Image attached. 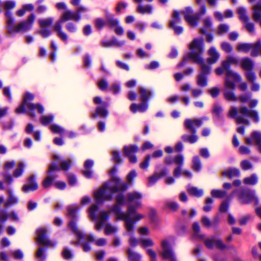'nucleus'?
<instances>
[{
    "label": "nucleus",
    "mask_w": 261,
    "mask_h": 261,
    "mask_svg": "<svg viewBox=\"0 0 261 261\" xmlns=\"http://www.w3.org/2000/svg\"><path fill=\"white\" fill-rule=\"evenodd\" d=\"M142 198V194L137 192L129 193L126 198L119 194L117 197L116 203L112 208V212L116 215V219L124 221L125 228L128 232L133 231V223L130 219V215L134 212V208L141 206Z\"/></svg>",
    "instance_id": "nucleus-1"
},
{
    "label": "nucleus",
    "mask_w": 261,
    "mask_h": 261,
    "mask_svg": "<svg viewBox=\"0 0 261 261\" xmlns=\"http://www.w3.org/2000/svg\"><path fill=\"white\" fill-rule=\"evenodd\" d=\"M190 53L184 58L182 61L178 65L179 67L184 65L189 60L200 65L201 72L198 75L197 84L200 87H205L207 84L206 75L211 71V67L206 65L201 55L203 51V41L202 38H196L189 44Z\"/></svg>",
    "instance_id": "nucleus-2"
},
{
    "label": "nucleus",
    "mask_w": 261,
    "mask_h": 261,
    "mask_svg": "<svg viewBox=\"0 0 261 261\" xmlns=\"http://www.w3.org/2000/svg\"><path fill=\"white\" fill-rule=\"evenodd\" d=\"M127 186L121 182L118 178L112 177V179L105 184L99 189L94 192L93 195L96 202L102 203L105 200H110L114 193L126 189Z\"/></svg>",
    "instance_id": "nucleus-3"
},
{
    "label": "nucleus",
    "mask_w": 261,
    "mask_h": 261,
    "mask_svg": "<svg viewBox=\"0 0 261 261\" xmlns=\"http://www.w3.org/2000/svg\"><path fill=\"white\" fill-rule=\"evenodd\" d=\"M98 207L96 204L92 205L88 209L89 217L93 220H96L95 229L99 230L102 226L104 227V232L106 235L115 234L118 231V227L111 223H105L106 221L109 219V215L112 211H101L99 213L98 215H96V212L97 211Z\"/></svg>",
    "instance_id": "nucleus-4"
},
{
    "label": "nucleus",
    "mask_w": 261,
    "mask_h": 261,
    "mask_svg": "<svg viewBox=\"0 0 261 261\" xmlns=\"http://www.w3.org/2000/svg\"><path fill=\"white\" fill-rule=\"evenodd\" d=\"M192 10L191 8L187 7L184 10L181 12L174 11L172 16V19L170 22V27L172 28L175 34H180L183 31V29L181 27L177 26L176 23L180 21L179 15L182 14L185 16L186 21L191 26H196L197 23V21L199 19L200 15L205 14L206 12V8L203 6L201 9L200 14H196L192 15Z\"/></svg>",
    "instance_id": "nucleus-5"
},
{
    "label": "nucleus",
    "mask_w": 261,
    "mask_h": 261,
    "mask_svg": "<svg viewBox=\"0 0 261 261\" xmlns=\"http://www.w3.org/2000/svg\"><path fill=\"white\" fill-rule=\"evenodd\" d=\"M241 77L239 74L231 71H228L226 73V78L225 80V88L224 95L225 98L230 101H236L239 100L241 102H247L251 98V95L243 94L237 97L233 91L229 90H234L235 83L241 81Z\"/></svg>",
    "instance_id": "nucleus-6"
},
{
    "label": "nucleus",
    "mask_w": 261,
    "mask_h": 261,
    "mask_svg": "<svg viewBox=\"0 0 261 261\" xmlns=\"http://www.w3.org/2000/svg\"><path fill=\"white\" fill-rule=\"evenodd\" d=\"M35 19L34 14H31L27 20L18 23L16 25L14 24V19L12 17L11 12L6 13L7 31L10 35H13L17 33H24L30 30L32 27Z\"/></svg>",
    "instance_id": "nucleus-7"
},
{
    "label": "nucleus",
    "mask_w": 261,
    "mask_h": 261,
    "mask_svg": "<svg viewBox=\"0 0 261 261\" xmlns=\"http://www.w3.org/2000/svg\"><path fill=\"white\" fill-rule=\"evenodd\" d=\"M228 116L230 117L235 118L237 123L248 124L249 121L247 118H252L257 122L259 117L256 111L248 109L246 107H242L239 111L236 107H232L229 111Z\"/></svg>",
    "instance_id": "nucleus-8"
},
{
    "label": "nucleus",
    "mask_w": 261,
    "mask_h": 261,
    "mask_svg": "<svg viewBox=\"0 0 261 261\" xmlns=\"http://www.w3.org/2000/svg\"><path fill=\"white\" fill-rule=\"evenodd\" d=\"M81 19V16L76 11H72L70 10H66L62 15L61 18L58 20L54 26V29L57 33V36L63 41L67 42L68 36L62 30V24L68 20H73L76 22L79 21Z\"/></svg>",
    "instance_id": "nucleus-9"
},
{
    "label": "nucleus",
    "mask_w": 261,
    "mask_h": 261,
    "mask_svg": "<svg viewBox=\"0 0 261 261\" xmlns=\"http://www.w3.org/2000/svg\"><path fill=\"white\" fill-rule=\"evenodd\" d=\"M34 95L30 93H27L23 99L22 104L16 110L17 113H22L27 112L32 117H35V112L42 113L44 111L43 107L39 104H34L30 101L34 99Z\"/></svg>",
    "instance_id": "nucleus-10"
},
{
    "label": "nucleus",
    "mask_w": 261,
    "mask_h": 261,
    "mask_svg": "<svg viewBox=\"0 0 261 261\" xmlns=\"http://www.w3.org/2000/svg\"><path fill=\"white\" fill-rule=\"evenodd\" d=\"M53 159L54 160V162L49 166L48 171V176L43 182V187L45 188L49 187L51 185L54 179V177H52L53 173L54 171H59L60 169L66 170L71 165L70 160H64L61 162L60 166L57 165L55 162L60 161V156L57 154L54 155Z\"/></svg>",
    "instance_id": "nucleus-11"
},
{
    "label": "nucleus",
    "mask_w": 261,
    "mask_h": 261,
    "mask_svg": "<svg viewBox=\"0 0 261 261\" xmlns=\"http://www.w3.org/2000/svg\"><path fill=\"white\" fill-rule=\"evenodd\" d=\"M69 227L76 236L77 238L76 243L77 244L80 243L83 239L87 240L90 242L94 241L95 244L98 246H102L107 244V240L105 238H99L97 240H94V237L92 235L84 234L77 228L76 224L73 220L69 222Z\"/></svg>",
    "instance_id": "nucleus-12"
},
{
    "label": "nucleus",
    "mask_w": 261,
    "mask_h": 261,
    "mask_svg": "<svg viewBox=\"0 0 261 261\" xmlns=\"http://www.w3.org/2000/svg\"><path fill=\"white\" fill-rule=\"evenodd\" d=\"M260 44V41H258L255 43H239L237 46V49L239 51H242L247 53L251 51V55L252 56H257L258 55V50L259 49V45Z\"/></svg>",
    "instance_id": "nucleus-13"
},
{
    "label": "nucleus",
    "mask_w": 261,
    "mask_h": 261,
    "mask_svg": "<svg viewBox=\"0 0 261 261\" xmlns=\"http://www.w3.org/2000/svg\"><path fill=\"white\" fill-rule=\"evenodd\" d=\"M46 230L44 228H40L36 230V241L40 245L53 247L55 243L48 240L46 237Z\"/></svg>",
    "instance_id": "nucleus-14"
},
{
    "label": "nucleus",
    "mask_w": 261,
    "mask_h": 261,
    "mask_svg": "<svg viewBox=\"0 0 261 261\" xmlns=\"http://www.w3.org/2000/svg\"><path fill=\"white\" fill-rule=\"evenodd\" d=\"M93 101L94 103L97 105H101V106L98 107L96 109L95 113L93 114L92 116L93 117H95L96 115L100 116L102 117H106L108 115V112L106 109V108L108 107V103L106 101H102L101 98L100 97H95Z\"/></svg>",
    "instance_id": "nucleus-15"
},
{
    "label": "nucleus",
    "mask_w": 261,
    "mask_h": 261,
    "mask_svg": "<svg viewBox=\"0 0 261 261\" xmlns=\"http://www.w3.org/2000/svg\"><path fill=\"white\" fill-rule=\"evenodd\" d=\"M245 141L247 144L255 145L261 153V133L253 132L249 137L245 138Z\"/></svg>",
    "instance_id": "nucleus-16"
},
{
    "label": "nucleus",
    "mask_w": 261,
    "mask_h": 261,
    "mask_svg": "<svg viewBox=\"0 0 261 261\" xmlns=\"http://www.w3.org/2000/svg\"><path fill=\"white\" fill-rule=\"evenodd\" d=\"M53 20L54 19L53 18L39 19L38 20L39 24L41 28V30L39 33L43 37L46 38L50 35L51 32L47 28V27L50 26L52 24Z\"/></svg>",
    "instance_id": "nucleus-17"
},
{
    "label": "nucleus",
    "mask_w": 261,
    "mask_h": 261,
    "mask_svg": "<svg viewBox=\"0 0 261 261\" xmlns=\"http://www.w3.org/2000/svg\"><path fill=\"white\" fill-rule=\"evenodd\" d=\"M238 197L241 202L243 203H247L253 201L256 203L258 202V199L254 190L242 192L239 194Z\"/></svg>",
    "instance_id": "nucleus-18"
},
{
    "label": "nucleus",
    "mask_w": 261,
    "mask_h": 261,
    "mask_svg": "<svg viewBox=\"0 0 261 261\" xmlns=\"http://www.w3.org/2000/svg\"><path fill=\"white\" fill-rule=\"evenodd\" d=\"M161 246L163 249L161 253L163 258L169 259L170 261H176L173 252L169 248V241L167 239L163 240L161 242Z\"/></svg>",
    "instance_id": "nucleus-19"
},
{
    "label": "nucleus",
    "mask_w": 261,
    "mask_h": 261,
    "mask_svg": "<svg viewBox=\"0 0 261 261\" xmlns=\"http://www.w3.org/2000/svg\"><path fill=\"white\" fill-rule=\"evenodd\" d=\"M107 20L108 24L112 28H114V31L117 35H122L123 33V28L118 25L119 21L114 18L111 14H107Z\"/></svg>",
    "instance_id": "nucleus-20"
},
{
    "label": "nucleus",
    "mask_w": 261,
    "mask_h": 261,
    "mask_svg": "<svg viewBox=\"0 0 261 261\" xmlns=\"http://www.w3.org/2000/svg\"><path fill=\"white\" fill-rule=\"evenodd\" d=\"M124 153L128 159L129 162L135 163L137 162V159L134 154L138 151V147L136 145H130L125 146L124 147Z\"/></svg>",
    "instance_id": "nucleus-21"
},
{
    "label": "nucleus",
    "mask_w": 261,
    "mask_h": 261,
    "mask_svg": "<svg viewBox=\"0 0 261 261\" xmlns=\"http://www.w3.org/2000/svg\"><path fill=\"white\" fill-rule=\"evenodd\" d=\"M201 124V120L198 119H187L185 121V127L192 133H195L196 132V128L200 126Z\"/></svg>",
    "instance_id": "nucleus-22"
},
{
    "label": "nucleus",
    "mask_w": 261,
    "mask_h": 261,
    "mask_svg": "<svg viewBox=\"0 0 261 261\" xmlns=\"http://www.w3.org/2000/svg\"><path fill=\"white\" fill-rule=\"evenodd\" d=\"M204 244L208 248H212L214 246L220 249H223L226 248V246L220 240L215 239L214 238L206 239L204 241Z\"/></svg>",
    "instance_id": "nucleus-23"
},
{
    "label": "nucleus",
    "mask_w": 261,
    "mask_h": 261,
    "mask_svg": "<svg viewBox=\"0 0 261 261\" xmlns=\"http://www.w3.org/2000/svg\"><path fill=\"white\" fill-rule=\"evenodd\" d=\"M184 161V156L182 155L179 154L176 156L174 159V163L177 165L173 172L174 176L175 177H178L181 175V167Z\"/></svg>",
    "instance_id": "nucleus-24"
},
{
    "label": "nucleus",
    "mask_w": 261,
    "mask_h": 261,
    "mask_svg": "<svg viewBox=\"0 0 261 261\" xmlns=\"http://www.w3.org/2000/svg\"><path fill=\"white\" fill-rule=\"evenodd\" d=\"M209 57L207 59V62L211 65L215 63L219 60L220 55L214 47H212L208 50Z\"/></svg>",
    "instance_id": "nucleus-25"
},
{
    "label": "nucleus",
    "mask_w": 261,
    "mask_h": 261,
    "mask_svg": "<svg viewBox=\"0 0 261 261\" xmlns=\"http://www.w3.org/2000/svg\"><path fill=\"white\" fill-rule=\"evenodd\" d=\"M252 18L254 21L259 22L261 26V1L252 7Z\"/></svg>",
    "instance_id": "nucleus-26"
},
{
    "label": "nucleus",
    "mask_w": 261,
    "mask_h": 261,
    "mask_svg": "<svg viewBox=\"0 0 261 261\" xmlns=\"http://www.w3.org/2000/svg\"><path fill=\"white\" fill-rule=\"evenodd\" d=\"M7 192L8 197L4 202V206L8 207L17 204L19 201L18 197L14 195L11 190H8Z\"/></svg>",
    "instance_id": "nucleus-27"
},
{
    "label": "nucleus",
    "mask_w": 261,
    "mask_h": 261,
    "mask_svg": "<svg viewBox=\"0 0 261 261\" xmlns=\"http://www.w3.org/2000/svg\"><path fill=\"white\" fill-rule=\"evenodd\" d=\"M38 188V185L34 181V176H31L29 180V184L22 187V191L24 192L33 191Z\"/></svg>",
    "instance_id": "nucleus-28"
},
{
    "label": "nucleus",
    "mask_w": 261,
    "mask_h": 261,
    "mask_svg": "<svg viewBox=\"0 0 261 261\" xmlns=\"http://www.w3.org/2000/svg\"><path fill=\"white\" fill-rule=\"evenodd\" d=\"M93 165V161L92 160H87L85 163V169L83 171V175L87 178H91L92 177V172L90 170Z\"/></svg>",
    "instance_id": "nucleus-29"
},
{
    "label": "nucleus",
    "mask_w": 261,
    "mask_h": 261,
    "mask_svg": "<svg viewBox=\"0 0 261 261\" xmlns=\"http://www.w3.org/2000/svg\"><path fill=\"white\" fill-rule=\"evenodd\" d=\"M239 63L238 59L232 56H229L227 58V59L225 61H224L222 62V66L225 70H226V72L228 71H231L229 70V68L230 67V64H238ZM227 72H226V73Z\"/></svg>",
    "instance_id": "nucleus-30"
},
{
    "label": "nucleus",
    "mask_w": 261,
    "mask_h": 261,
    "mask_svg": "<svg viewBox=\"0 0 261 261\" xmlns=\"http://www.w3.org/2000/svg\"><path fill=\"white\" fill-rule=\"evenodd\" d=\"M137 208H134V212L131 213V214L130 215V216H129L131 221L133 223V230H134L135 223L141 220V219H143L145 217V216L144 215L136 212ZM127 232L128 233H132L134 232V231H133L132 232H128L127 231Z\"/></svg>",
    "instance_id": "nucleus-31"
},
{
    "label": "nucleus",
    "mask_w": 261,
    "mask_h": 261,
    "mask_svg": "<svg viewBox=\"0 0 261 261\" xmlns=\"http://www.w3.org/2000/svg\"><path fill=\"white\" fill-rule=\"evenodd\" d=\"M169 171L166 169H164L160 174L155 173L152 176L148 178V183L149 185H152L155 184L157 180L162 176H164L168 174Z\"/></svg>",
    "instance_id": "nucleus-32"
},
{
    "label": "nucleus",
    "mask_w": 261,
    "mask_h": 261,
    "mask_svg": "<svg viewBox=\"0 0 261 261\" xmlns=\"http://www.w3.org/2000/svg\"><path fill=\"white\" fill-rule=\"evenodd\" d=\"M148 105L144 102L140 105L132 104L130 107V110L133 113L137 112H143L147 110Z\"/></svg>",
    "instance_id": "nucleus-33"
},
{
    "label": "nucleus",
    "mask_w": 261,
    "mask_h": 261,
    "mask_svg": "<svg viewBox=\"0 0 261 261\" xmlns=\"http://www.w3.org/2000/svg\"><path fill=\"white\" fill-rule=\"evenodd\" d=\"M239 170L236 168H230L222 172L223 176L229 178L238 176H239Z\"/></svg>",
    "instance_id": "nucleus-34"
},
{
    "label": "nucleus",
    "mask_w": 261,
    "mask_h": 261,
    "mask_svg": "<svg viewBox=\"0 0 261 261\" xmlns=\"http://www.w3.org/2000/svg\"><path fill=\"white\" fill-rule=\"evenodd\" d=\"M79 210L77 205H70L67 207V216L71 219H75L76 218V213Z\"/></svg>",
    "instance_id": "nucleus-35"
},
{
    "label": "nucleus",
    "mask_w": 261,
    "mask_h": 261,
    "mask_svg": "<svg viewBox=\"0 0 261 261\" xmlns=\"http://www.w3.org/2000/svg\"><path fill=\"white\" fill-rule=\"evenodd\" d=\"M241 64L242 67L246 71L251 70L253 66L252 61L247 58L242 59Z\"/></svg>",
    "instance_id": "nucleus-36"
},
{
    "label": "nucleus",
    "mask_w": 261,
    "mask_h": 261,
    "mask_svg": "<svg viewBox=\"0 0 261 261\" xmlns=\"http://www.w3.org/2000/svg\"><path fill=\"white\" fill-rule=\"evenodd\" d=\"M237 13L239 15V19L244 22L249 21V17L247 15L246 10L244 7H239L237 9Z\"/></svg>",
    "instance_id": "nucleus-37"
},
{
    "label": "nucleus",
    "mask_w": 261,
    "mask_h": 261,
    "mask_svg": "<svg viewBox=\"0 0 261 261\" xmlns=\"http://www.w3.org/2000/svg\"><path fill=\"white\" fill-rule=\"evenodd\" d=\"M139 242L140 246L143 248L152 247L154 245V241L149 238H140Z\"/></svg>",
    "instance_id": "nucleus-38"
},
{
    "label": "nucleus",
    "mask_w": 261,
    "mask_h": 261,
    "mask_svg": "<svg viewBox=\"0 0 261 261\" xmlns=\"http://www.w3.org/2000/svg\"><path fill=\"white\" fill-rule=\"evenodd\" d=\"M187 191L189 194L196 197L201 196L203 193L202 189H198L196 187L191 186H188Z\"/></svg>",
    "instance_id": "nucleus-39"
},
{
    "label": "nucleus",
    "mask_w": 261,
    "mask_h": 261,
    "mask_svg": "<svg viewBox=\"0 0 261 261\" xmlns=\"http://www.w3.org/2000/svg\"><path fill=\"white\" fill-rule=\"evenodd\" d=\"M203 28L200 29V33L205 34L206 31L209 30L212 26V22L210 18L207 17L203 19Z\"/></svg>",
    "instance_id": "nucleus-40"
},
{
    "label": "nucleus",
    "mask_w": 261,
    "mask_h": 261,
    "mask_svg": "<svg viewBox=\"0 0 261 261\" xmlns=\"http://www.w3.org/2000/svg\"><path fill=\"white\" fill-rule=\"evenodd\" d=\"M124 43V41H119L115 39L109 41H103L102 45L105 47H110L112 46H120L123 45Z\"/></svg>",
    "instance_id": "nucleus-41"
},
{
    "label": "nucleus",
    "mask_w": 261,
    "mask_h": 261,
    "mask_svg": "<svg viewBox=\"0 0 261 261\" xmlns=\"http://www.w3.org/2000/svg\"><path fill=\"white\" fill-rule=\"evenodd\" d=\"M258 177L255 174H252L250 176L244 179V182L246 185H254L257 183Z\"/></svg>",
    "instance_id": "nucleus-42"
},
{
    "label": "nucleus",
    "mask_w": 261,
    "mask_h": 261,
    "mask_svg": "<svg viewBox=\"0 0 261 261\" xmlns=\"http://www.w3.org/2000/svg\"><path fill=\"white\" fill-rule=\"evenodd\" d=\"M127 252L128 255V259L129 261H139L141 259V255L133 251L130 249H128Z\"/></svg>",
    "instance_id": "nucleus-43"
},
{
    "label": "nucleus",
    "mask_w": 261,
    "mask_h": 261,
    "mask_svg": "<svg viewBox=\"0 0 261 261\" xmlns=\"http://www.w3.org/2000/svg\"><path fill=\"white\" fill-rule=\"evenodd\" d=\"M16 6L15 2L13 1H6L3 2V6L5 12V16H6V13L10 12L9 10L13 9Z\"/></svg>",
    "instance_id": "nucleus-44"
},
{
    "label": "nucleus",
    "mask_w": 261,
    "mask_h": 261,
    "mask_svg": "<svg viewBox=\"0 0 261 261\" xmlns=\"http://www.w3.org/2000/svg\"><path fill=\"white\" fill-rule=\"evenodd\" d=\"M139 91L141 94V100L143 102L146 101L149 98V96L151 95L150 92L143 87H140L139 88Z\"/></svg>",
    "instance_id": "nucleus-45"
},
{
    "label": "nucleus",
    "mask_w": 261,
    "mask_h": 261,
    "mask_svg": "<svg viewBox=\"0 0 261 261\" xmlns=\"http://www.w3.org/2000/svg\"><path fill=\"white\" fill-rule=\"evenodd\" d=\"M193 230L194 231V237L203 240L204 238V236L202 234H199L200 231V226L197 223H194L193 224Z\"/></svg>",
    "instance_id": "nucleus-46"
},
{
    "label": "nucleus",
    "mask_w": 261,
    "mask_h": 261,
    "mask_svg": "<svg viewBox=\"0 0 261 261\" xmlns=\"http://www.w3.org/2000/svg\"><path fill=\"white\" fill-rule=\"evenodd\" d=\"M24 167V165L23 163H19L17 168L14 171L13 176L14 177H18L20 176L23 172V169Z\"/></svg>",
    "instance_id": "nucleus-47"
},
{
    "label": "nucleus",
    "mask_w": 261,
    "mask_h": 261,
    "mask_svg": "<svg viewBox=\"0 0 261 261\" xmlns=\"http://www.w3.org/2000/svg\"><path fill=\"white\" fill-rule=\"evenodd\" d=\"M50 129L51 132L60 135H62L64 133V129L61 126L56 124L51 125L50 126Z\"/></svg>",
    "instance_id": "nucleus-48"
},
{
    "label": "nucleus",
    "mask_w": 261,
    "mask_h": 261,
    "mask_svg": "<svg viewBox=\"0 0 261 261\" xmlns=\"http://www.w3.org/2000/svg\"><path fill=\"white\" fill-rule=\"evenodd\" d=\"M182 139L184 141L188 142L190 143H194L197 141L198 138L195 135H183Z\"/></svg>",
    "instance_id": "nucleus-49"
},
{
    "label": "nucleus",
    "mask_w": 261,
    "mask_h": 261,
    "mask_svg": "<svg viewBox=\"0 0 261 261\" xmlns=\"http://www.w3.org/2000/svg\"><path fill=\"white\" fill-rule=\"evenodd\" d=\"M211 195L216 198H222L226 195V192L222 190H213L211 191Z\"/></svg>",
    "instance_id": "nucleus-50"
},
{
    "label": "nucleus",
    "mask_w": 261,
    "mask_h": 261,
    "mask_svg": "<svg viewBox=\"0 0 261 261\" xmlns=\"http://www.w3.org/2000/svg\"><path fill=\"white\" fill-rule=\"evenodd\" d=\"M54 119L53 115L43 116L40 118V122L42 124L46 125L49 124Z\"/></svg>",
    "instance_id": "nucleus-51"
},
{
    "label": "nucleus",
    "mask_w": 261,
    "mask_h": 261,
    "mask_svg": "<svg viewBox=\"0 0 261 261\" xmlns=\"http://www.w3.org/2000/svg\"><path fill=\"white\" fill-rule=\"evenodd\" d=\"M193 168L196 171H199L201 168V164L199 159L195 156L193 160Z\"/></svg>",
    "instance_id": "nucleus-52"
},
{
    "label": "nucleus",
    "mask_w": 261,
    "mask_h": 261,
    "mask_svg": "<svg viewBox=\"0 0 261 261\" xmlns=\"http://www.w3.org/2000/svg\"><path fill=\"white\" fill-rule=\"evenodd\" d=\"M10 254L16 259H21L23 257L22 251L19 249L11 251Z\"/></svg>",
    "instance_id": "nucleus-53"
},
{
    "label": "nucleus",
    "mask_w": 261,
    "mask_h": 261,
    "mask_svg": "<svg viewBox=\"0 0 261 261\" xmlns=\"http://www.w3.org/2000/svg\"><path fill=\"white\" fill-rule=\"evenodd\" d=\"M138 11L141 13H151L152 12V7L150 5L143 6L139 5L138 8Z\"/></svg>",
    "instance_id": "nucleus-54"
},
{
    "label": "nucleus",
    "mask_w": 261,
    "mask_h": 261,
    "mask_svg": "<svg viewBox=\"0 0 261 261\" xmlns=\"http://www.w3.org/2000/svg\"><path fill=\"white\" fill-rule=\"evenodd\" d=\"M229 30V26L225 24H221L218 28V34L223 35L227 33Z\"/></svg>",
    "instance_id": "nucleus-55"
},
{
    "label": "nucleus",
    "mask_w": 261,
    "mask_h": 261,
    "mask_svg": "<svg viewBox=\"0 0 261 261\" xmlns=\"http://www.w3.org/2000/svg\"><path fill=\"white\" fill-rule=\"evenodd\" d=\"M15 165V162L14 161H8L4 164V169L5 171H9L12 169Z\"/></svg>",
    "instance_id": "nucleus-56"
},
{
    "label": "nucleus",
    "mask_w": 261,
    "mask_h": 261,
    "mask_svg": "<svg viewBox=\"0 0 261 261\" xmlns=\"http://www.w3.org/2000/svg\"><path fill=\"white\" fill-rule=\"evenodd\" d=\"M44 250L40 248L36 252V257L38 259V261H45V255L44 254Z\"/></svg>",
    "instance_id": "nucleus-57"
},
{
    "label": "nucleus",
    "mask_w": 261,
    "mask_h": 261,
    "mask_svg": "<svg viewBox=\"0 0 261 261\" xmlns=\"http://www.w3.org/2000/svg\"><path fill=\"white\" fill-rule=\"evenodd\" d=\"M129 244L131 247H135L138 244H140L139 240L134 237L133 235H130L128 240Z\"/></svg>",
    "instance_id": "nucleus-58"
},
{
    "label": "nucleus",
    "mask_w": 261,
    "mask_h": 261,
    "mask_svg": "<svg viewBox=\"0 0 261 261\" xmlns=\"http://www.w3.org/2000/svg\"><path fill=\"white\" fill-rule=\"evenodd\" d=\"M213 199L208 198L206 199L205 201V205L203 207V209L204 211L208 212L212 209V203H213Z\"/></svg>",
    "instance_id": "nucleus-59"
},
{
    "label": "nucleus",
    "mask_w": 261,
    "mask_h": 261,
    "mask_svg": "<svg viewBox=\"0 0 261 261\" xmlns=\"http://www.w3.org/2000/svg\"><path fill=\"white\" fill-rule=\"evenodd\" d=\"M97 85L99 89L102 91L106 90L108 88V83L105 80H101Z\"/></svg>",
    "instance_id": "nucleus-60"
},
{
    "label": "nucleus",
    "mask_w": 261,
    "mask_h": 261,
    "mask_svg": "<svg viewBox=\"0 0 261 261\" xmlns=\"http://www.w3.org/2000/svg\"><path fill=\"white\" fill-rule=\"evenodd\" d=\"M241 166L243 170H246L252 168L251 163L247 160H244L241 162Z\"/></svg>",
    "instance_id": "nucleus-61"
},
{
    "label": "nucleus",
    "mask_w": 261,
    "mask_h": 261,
    "mask_svg": "<svg viewBox=\"0 0 261 261\" xmlns=\"http://www.w3.org/2000/svg\"><path fill=\"white\" fill-rule=\"evenodd\" d=\"M246 76L247 80L251 83L254 82L256 76L255 73L251 70L248 71L246 73Z\"/></svg>",
    "instance_id": "nucleus-62"
},
{
    "label": "nucleus",
    "mask_w": 261,
    "mask_h": 261,
    "mask_svg": "<svg viewBox=\"0 0 261 261\" xmlns=\"http://www.w3.org/2000/svg\"><path fill=\"white\" fill-rule=\"evenodd\" d=\"M146 253L150 257L151 261H156V254L155 252L151 249H148L146 250Z\"/></svg>",
    "instance_id": "nucleus-63"
},
{
    "label": "nucleus",
    "mask_w": 261,
    "mask_h": 261,
    "mask_svg": "<svg viewBox=\"0 0 261 261\" xmlns=\"http://www.w3.org/2000/svg\"><path fill=\"white\" fill-rule=\"evenodd\" d=\"M138 233L140 235H148L149 234V229L146 226L141 227L138 229Z\"/></svg>",
    "instance_id": "nucleus-64"
}]
</instances>
